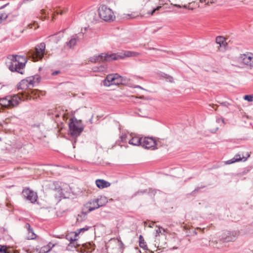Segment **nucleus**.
I'll return each mask as SVG.
<instances>
[{
	"label": "nucleus",
	"mask_w": 253,
	"mask_h": 253,
	"mask_svg": "<svg viewBox=\"0 0 253 253\" xmlns=\"http://www.w3.org/2000/svg\"><path fill=\"white\" fill-rule=\"evenodd\" d=\"M139 53L129 51H126L123 52L117 53H102L100 55H95L90 58L91 62L111 61L112 60H120L125 57H134L138 55Z\"/></svg>",
	"instance_id": "1"
},
{
	"label": "nucleus",
	"mask_w": 253,
	"mask_h": 253,
	"mask_svg": "<svg viewBox=\"0 0 253 253\" xmlns=\"http://www.w3.org/2000/svg\"><path fill=\"white\" fill-rule=\"evenodd\" d=\"M72 193V191L70 186L62 182L57 183L53 191V195L57 201L69 198Z\"/></svg>",
	"instance_id": "2"
},
{
	"label": "nucleus",
	"mask_w": 253,
	"mask_h": 253,
	"mask_svg": "<svg viewBox=\"0 0 253 253\" xmlns=\"http://www.w3.org/2000/svg\"><path fill=\"white\" fill-rule=\"evenodd\" d=\"M9 58L11 62L8 65L9 70L12 72H16L21 74H23V70L27 62L25 57L19 55H10Z\"/></svg>",
	"instance_id": "3"
},
{
	"label": "nucleus",
	"mask_w": 253,
	"mask_h": 253,
	"mask_svg": "<svg viewBox=\"0 0 253 253\" xmlns=\"http://www.w3.org/2000/svg\"><path fill=\"white\" fill-rule=\"evenodd\" d=\"M22 100H23V98H22L20 93L13 95H8L5 97L0 98V105L3 107L11 109L17 106Z\"/></svg>",
	"instance_id": "4"
},
{
	"label": "nucleus",
	"mask_w": 253,
	"mask_h": 253,
	"mask_svg": "<svg viewBox=\"0 0 253 253\" xmlns=\"http://www.w3.org/2000/svg\"><path fill=\"white\" fill-rule=\"evenodd\" d=\"M45 44L42 42L36 46L34 49L30 50L28 55L34 62L38 61L42 58L45 52Z\"/></svg>",
	"instance_id": "5"
},
{
	"label": "nucleus",
	"mask_w": 253,
	"mask_h": 253,
	"mask_svg": "<svg viewBox=\"0 0 253 253\" xmlns=\"http://www.w3.org/2000/svg\"><path fill=\"white\" fill-rule=\"evenodd\" d=\"M236 60L242 67L253 68V54L251 52L240 54L236 57Z\"/></svg>",
	"instance_id": "6"
},
{
	"label": "nucleus",
	"mask_w": 253,
	"mask_h": 253,
	"mask_svg": "<svg viewBox=\"0 0 253 253\" xmlns=\"http://www.w3.org/2000/svg\"><path fill=\"white\" fill-rule=\"evenodd\" d=\"M90 228L89 226H85L83 228L78 229L75 232H71L69 233L66 236V238L70 241L69 246L77 248L80 245V244L78 242L79 239V234L84 231H87Z\"/></svg>",
	"instance_id": "7"
},
{
	"label": "nucleus",
	"mask_w": 253,
	"mask_h": 253,
	"mask_svg": "<svg viewBox=\"0 0 253 253\" xmlns=\"http://www.w3.org/2000/svg\"><path fill=\"white\" fill-rule=\"evenodd\" d=\"M98 13L100 17L105 21H113L116 17L112 10L105 5L99 8Z\"/></svg>",
	"instance_id": "8"
},
{
	"label": "nucleus",
	"mask_w": 253,
	"mask_h": 253,
	"mask_svg": "<svg viewBox=\"0 0 253 253\" xmlns=\"http://www.w3.org/2000/svg\"><path fill=\"white\" fill-rule=\"evenodd\" d=\"M122 77L118 74H110L107 76L103 81V85L110 86L113 84H122Z\"/></svg>",
	"instance_id": "9"
},
{
	"label": "nucleus",
	"mask_w": 253,
	"mask_h": 253,
	"mask_svg": "<svg viewBox=\"0 0 253 253\" xmlns=\"http://www.w3.org/2000/svg\"><path fill=\"white\" fill-rule=\"evenodd\" d=\"M158 142L152 137L142 138L141 146L146 149H155L157 148Z\"/></svg>",
	"instance_id": "10"
},
{
	"label": "nucleus",
	"mask_w": 253,
	"mask_h": 253,
	"mask_svg": "<svg viewBox=\"0 0 253 253\" xmlns=\"http://www.w3.org/2000/svg\"><path fill=\"white\" fill-rule=\"evenodd\" d=\"M70 133L73 136H78L82 131L83 129L78 122H71L69 125Z\"/></svg>",
	"instance_id": "11"
},
{
	"label": "nucleus",
	"mask_w": 253,
	"mask_h": 253,
	"mask_svg": "<svg viewBox=\"0 0 253 253\" xmlns=\"http://www.w3.org/2000/svg\"><path fill=\"white\" fill-rule=\"evenodd\" d=\"M22 194L23 196L31 203H34L37 200L38 196L37 193L29 188L24 189Z\"/></svg>",
	"instance_id": "12"
},
{
	"label": "nucleus",
	"mask_w": 253,
	"mask_h": 253,
	"mask_svg": "<svg viewBox=\"0 0 253 253\" xmlns=\"http://www.w3.org/2000/svg\"><path fill=\"white\" fill-rule=\"evenodd\" d=\"M42 93V91L37 89H31L28 90H27V92L25 91L23 94L24 96L25 97L23 100L32 99H35L39 97Z\"/></svg>",
	"instance_id": "13"
},
{
	"label": "nucleus",
	"mask_w": 253,
	"mask_h": 253,
	"mask_svg": "<svg viewBox=\"0 0 253 253\" xmlns=\"http://www.w3.org/2000/svg\"><path fill=\"white\" fill-rule=\"evenodd\" d=\"M250 157V155H248L247 157L241 156L240 154L236 155L234 158L230 160L224 162L225 165H230L236 162H245L247 159Z\"/></svg>",
	"instance_id": "14"
},
{
	"label": "nucleus",
	"mask_w": 253,
	"mask_h": 253,
	"mask_svg": "<svg viewBox=\"0 0 253 253\" xmlns=\"http://www.w3.org/2000/svg\"><path fill=\"white\" fill-rule=\"evenodd\" d=\"M17 88L18 90H23L22 93H20L23 99L25 97L24 96L23 94L25 92H27V90L31 89V86L28 84V83L25 79L22 80L17 85Z\"/></svg>",
	"instance_id": "15"
},
{
	"label": "nucleus",
	"mask_w": 253,
	"mask_h": 253,
	"mask_svg": "<svg viewBox=\"0 0 253 253\" xmlns=\"http://www.w3.org/2000/svg\"><path fill=\"white\" fill-rule=\"evenodd\" d=\"M40 78L38 76H31L27 78L26 81H27L28 84L31 86V87H33L34 85V84L36 83H39L40 81Z\"/></svg>",
	"instance_id": "16"
},
{
	"label": "nucleus",
	"mask_w": 253,
	"mask_h": 253,
	"mask_svg": "<svg viewBox=\"0 0 253 253\" xmlns=\"http://www.w3.org/2000/svg\"><path fill=\"white\" fill-rule=\"evenodd\" d=\"M142 138L138 136H133L131 139L128 141V143L134 146L141 145Z\"/></svg>",
	"instance_id": "17"
},
{
	"label": "nucleus",
	"mask_w": 253,
	"mask_h": 253,
	"mask_svg": "<svg viewBox=\"0 0 253 253\" xmlns=\"http://www.w3.org/2000/svg\"><path fill=\"white\" fill-rule=\"evenodd\" d=\"M78 41V37L76 35L73 36L71 37L70 40L66 42V45L70 48H72L76 45Z\"/></svg>",
	"instance_id": "18"
},
{
	"label": "nucleus",
	"mask_w": 253,
	"mask_h": 253,
	"mask_svg": "<svg viewBox=\"0 0 253 253\" xmlns=\"http://www.w3.org/2000/svg\"><path fill=\"white\" fill-rule=\"evenodd\" d=\"M96 184L99 188L108 187L110 185L109 182L103 179H97L96 180Z\"/></svg>",
	"instance_id": "19"
},
{
	"label": "nucleus",
	"mask_w": 253,
	"mask_h": 253,
	"mask_svg": "<svg viewBox=\"0 0 253 253\" xmlns=\"http://www.w3.org/2000/svg\"><path fill=\"white\" fill-rule=\"evenodd\" d=\"M99 207V206L96 203V202H93L89 204H87L86 208L88 209V211H91Z\"/></svg>",
	"instance_id": "20"
},
{
	"label": "nucleus",
	"mask_w": 253,
	"mask_h": 253,
	"mask_svg": "<svg viewBox=\"0 0 253 253\" xmlns=\"http://www.w3.org/2000/svg\"><path fill=\"white\" fill-rule=\"evenodd\" d=\"M53 246L54 245L50 243L47 246L42 247V251L44 253H47L50 251V250L52 249V247H53Z\"/></svg>",
	"instance_id": "21"
},
{
	"label": "nucleus",
	"mask_w": 253,
	"mask_h": 253,
	"mask_svg": "<svg viewBox=\"0 0 253 253\" xmlns=\"http://www.w3.org/2000/svg\"><path fill=\"white\" fill-rule=\"evenodd\" d=\"M216 42L221 46L224 42L225 39L223 37L218 36L215 40Z\"/></svg>",
	"instance_id": "22"
},
{
	"label": "nucleus",
	"mask_w": 253,
	"mask_h": 253,
	"mask_svg": "<svg viewBox=\"0 0 253 253\" xmlns=\"http://www.w3.org/2000/svg\"><path fill=\"white\" fill-rule=\"evenodd\" d=\"M139 246L143 249H146L147 248V245L144 242V240L143 239L142 235H140L139 236Z\"/></svg>",
	"instance_id": "23"
},
{
	"label": "nucleus",
	"mask_w": 253,
	"mask_h": 253,
	"mask_svg": "<svg viewBox=\"0 0 253 253\" xmlns=\"http://www.w3.org/2000/svg\"><path fill=\"white\" fill-rule=\"evenodd\" d=\"M8 17V14L5 12H0V24Z\"/></svg>",
	"instance_id": "24"
},
{
	"label": "nucleus",
	"mask_w": 253,
	"mask_h": 253,
	"mask_svg": "<svg viewBox=\"0 0 253 253\" xmlns=\"http://www.w3.org/2000/svg\"><path fill=\"white\" fill-rule=\"evenodd\" d=\"M0 253H10L5 246L0 245Z\"/></svg>",
	"instance_id": "25"
},
{
	"label": "nucleus",
	"mask_w": 253,
	"mask_h": 253,
	"mask_svg": "<svg viewBox=\"0 0 253 253\" xmlns=\"http://www.w3.org/2000/svg\"><path fill=\"white\" fill-rule=\"evenodd\" d=\"M244 99L249 102L253 101V95H246L244 97Z\"/></svg>",
	"instance_id": "26"
},
{
	"label": "nucleus",
	"mask_w": 253,
	"mask_h": 253,
	"mask_svg": "<svg viewBox=\"0 0 253 253\" xmlns=\"http://www.w3.org/2000/svg\"><path fill=\"white\" fill-rule=\"evenodd\" d=\"M29 236L27 237L28 239H34L36 237V235L33 233V231L29 230L28 231Z\"/></svg>",
	"instance_id": "27"
},
{
	"label": "nucleus",
	"mask_w": 253,
	"mask_h": 253,
	"mask_svg": "<svg viewBox=\"0 0 253 253\" xmlns=\"http://www.w3.org/2000/svg\"><path fill=\"white\" fill-rule=\"evenodd\" d=\"M162 8L161 6H158L156 8H154L152 11L151 12H148V14L150 15H153L155 12L156 11L159 10Z\"/></svg>",
	"instance_id": "28"
},
{
	"label": "nucleus",
	"mask_w": 253,
	"mask_h": 253,
	"mask_svg": "<svg viewBox=\"0 0 253 253\" xmlns=\"http://www.w3.org/2000/svg\"><path fill=\"white\" fill-rule=\"evenodd\" d=\"M181 172H182V169H172V172H173V173H180Z\"/></svg>",
	"instance_id": "29"
},
{
	"label": "nucleus",
	"mask_w": 253,
	"mask_h": 253,
	"mask_svg": "<svg viewBox=\"0 0 253 253\" xmlns=\"http://www.w3.org/2000/svg\"><path fill=\"white\" fill-rule=\"evenodd\" d=\"M126 135H122L120 137V140L122 142H125L126 141Z\"/></svg>",
	"instance_id": "30"
},
{
	"label": "nucleus",
	"mask_w": 253,
	"mask_h": 253,
	"mask_svg": "<svg viewBox=\"0 0 253 253\" xmlns=\"http://www.w3.org/2000/svg\"><path fill=\"white\" fill-rule=\"evenodd\" d=\"M218 129V127L217 126H216L213 128H210V131L212 132V133H215L217 130V129Z\"/></svg>",
	"instance_id": "31"
},
{
	"label": "nucleus",
	"mask_w": 253,
	"mask_h": 253,
	"mask_svg": "<svg viewBox=\"0 0 253 253\" xmlns=\"http://www.w3.org/2000/svg\"><path fill=\"white\" fill-rule=\"evenodd\" d=\"M182 7L184 8H188L189 9H191V10L193 9L192 8H190L187 5H184L182 6Z\"/></svg>",
	"instance_id": "32"
},
{
	"label": "nucleus",
	"mask_w": 253,
	"mask_h": 253,
	"mask_svg": "<svg viewBox=\"0 0 253 253\" xmlns=\"http://www.w3.org/2000/svg\"><path fill=\"white\" fill-rule=\"evenodd\" d=\"M221 104L225 106H227L229 104L227 102H222L221 103Z\"/></svg>",
	"instance_id": "33"
},
{
	"label": "nucleus",
	"mask_w": 253,
	"mask_h": 253,
	"mask_svg": "<svg viewBox=\"0 0 253 253\" xmlns=\"http://www.w3.org/2000/svg\"><path fill=\"white\" fill-rule=\"evenodd\" d=\"M174 6L178 7V8H181L182 6L179 4H175L173 5Z\"/></svg>",
	"instance_id": "34"
},
{
	"label": "nucleus",
	"mask_w": 253,
	"mask_h": 253,
	"mask_svg": "<svg viewBox=\"0 0 253 253\" xmlns=\"http://www.w3.org/2000/svg\"><path fill=\"white\" fill-rule=\"evenodd\" d=\"M59 73V71H55L54 72L52 73V75H57Z\"/></svg>",
	"instance_id": "35"
},
{
	"label": "nucleus",
	"mask_w": 253,
	"mask_h": 253,
	"mask_svg": "<svg viewBox=\"0 0 253 253\" xmlns=\"http://www.w3.org/2000/svg\"><path fill=\"white\" fill-rule=\"evenodd\" d=\"M134 87V88H140V89H143V88L141 86H139V85H136Z\"/></svg>",
	"instance_id": "36"
},
{
	"label": "nucleus",
	"mask_w": 253,
	"mask_h": 253,
	"mask_svg": "<svg viewBox=\"0 0 253 253\" xmlns=\"http://www.w3.org/2000/svg\"><path fill=\"white\" fill-rule=\"evenodd\" d=\"M5 5H6V4L2 6L1 7H0V9L4 8L5 6Z\"/></svg>",
	"instance_id": "37"
},
{
	"label": "nucleus",
	"mask_w": 253,
	"mask_h": 253,
	"mask_svg": "<svg viewBox=\"0 0 253 253\" xmlns=\"http://www.w3.org/2000/svg\"><path fill=\"white\" fill-rule=\"evenodd\" d=\"M42 13H45V11H44V10H42Z\"/></svg>",
	"instance_id": "38"
},
{
	"label": "nucleus",
	"mask_w": 253,
	"mask_h": 253,
	"mask_svg": "<svg viewBox=\"0 0 253 253\" xmlns=\"http://www.w3.org/2000/svg\"><path fill=\"white\" fill-rule=\"evenodd\" d=\"M159 231L160 232H161V229H160V228H159V230H157V232H158Z\"/></svg>",
	"instance_id": "39"
},
{
	"label": "nucleus",
	"mask_w": 253,
	"mask_h": 253,
	"mask_svg": "<svg viewBox=\"0 0 253 253\" xmlns=\"http://www.w3.org/2000/svg\"><path fill=\"white\" fill-rule=\"evenodd\" d=\"M209 106H211V105H210ZM213 106H214V105H213V104H212V106H211L212 108H213Z\"/></svg>",
	"instance_id": "40"
},
{
	"label": "nucleus",
	"mask_w": 253,
	"mask_h": 253,
	"mask_svg": "<svg viewBox=\"0 0 253 253\" xmlns=\"http://www.w3.org/2000/svg\"><path fill=\"white\" fill-rule=\"evenodd\" d=\"M200 2H203V0H200Z\"/></svg>",
	"instance_id": "41"
},
{
	"label": "nucleus",
	"mask_w": 253,
	"mask_h": 253,
	"mask_svg": "<svg viewBox=\"0 0 253 253\" xmlns=\"http://www.w3.org/2000/svg\"><path fill=\"white\" fill-rule=\"evenodd\" d=\"M120 244H121V245H123V243L121 242H120Z\"/></svg>",
	"instance_id": "42"
},
{
	"label": "nucleus",
	"mask_w": 253,
	"mask_h": 253,
	"mask_svg": "<svg viewBox=\"0 0 253 253\" xmlns=\"http://www.w3.org/2000/svg\"><path fill=\"white\" fill-rule=\"evenodd\" d=\"M48 172H49V171H47V170L45 171V172H46V173H48Z\"/></svg>",
	"instance_id": "43"
}]
</instances>
